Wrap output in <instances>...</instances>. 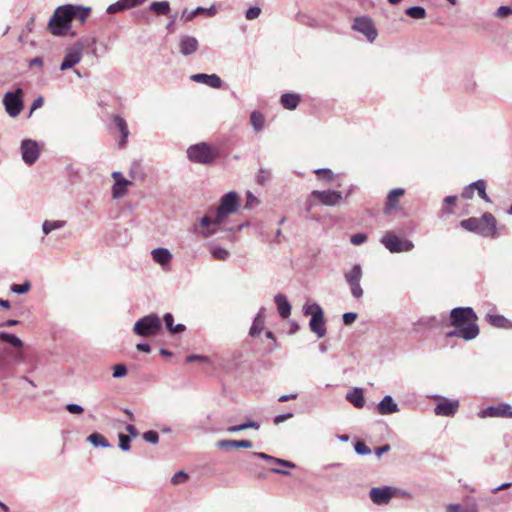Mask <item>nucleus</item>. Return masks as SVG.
Listing matches in <instances>:
<instances>
[{
    "label": "nucleus",
    "mask_w": 512,
    "mask_h": 512,
    "mask_svg": "<svg viewBox=\"0 0 512 512\" xmlns=\"http://www.w3.org/2000/svg\"><path fill=\"white\" fill-rule=\"evenodd\" d=\"M90 13V8L79 5L66 4L56 8L48 23V28L53 35H66L71 27V20L78 19L84 23Z\"/></svg>",
    "instance_id": "nucleus-1"
},
{
    "label": "nucleus",
    "mask_w": 512,
    "mask_h": 512,
    "mask_svg": "<svg viewBox=\"0 0 512 512\" xmlns=\"http://www.w3.org/2000/svg\"><path fill=\"white\" fill-rule=\"evenodd\" d=\"M460 226L467 231L476 233L485 238H497V220L489 212H485L481 217H470L460 222Z\"/></svg>",
    "instance_id": "nucleus-2"
},
{
    "label": "nucleus",
    "mask_w": 512,
    "mask_h": 512,
    "mask_svg": "<svg viewBox=\"0 0 512 512\" xmlns=\"http://www.w3.org/2000/svg\"><path fill=\"white\" fill-rule=\"evenodd\" d=\"M187 157L193 163L210 165L219 157V150L206 142H200L188 147Z\"/></svg>",
    "instance_id": "nucleus-3"
},
{
    "label": "nucleus",
    "mask_w": 512,
    "mask_h": 512,
    "mask_svg": "<svg viewBox=\"0 0 512 512\" xmlns=\"http://www.w3.org/2000/svg\"><path fill=\"white\" fill-rule=\"evenodd\" d=\"M162 329V322L156 313H150L138 319L133 327V332L142 337L157 335Z\"/></svg>",
    "instance_id": "nucleus-4"
},
{
    "label": "nucleus",
    "mask_w": 512,
    "mask_h": 512,
    "mask_svg": "<svg viewBox=\"0 0 512 512\" xmlns=\"http://www.w3.org/2000/svg\"><path fill=\"white\" fill-rule=\"evenodd\" d=\"M239 206V196L235 191H230L223 195L220 199L218 208L216 209V223H224L228 215L237 211Z\"/></svg>",
    "instance_id": "nucleus-5"
},
{
    "label": "nucleus",
    "mask_w": 512,
    "mask_h": 512,
    "mask_svg": "<svg viewBox=\"0 0 512 512\" xmlns=\"http://www.w3.org/2000/svg\"><path fill=\"white\" fill-rule=\"evenodd\" d=\"M380 243L391 253L409 252L414 248L411 240L402 239L393 231H387L380 239Z\"/></svg>",
    "instance_id": "nucleus-6"
},
{
    "label": "nucleus",
    "mask_w": 512,
    "mask_h": 512,
    "mask_svg": "<svg viewBox=\"0 0 512 512\" xmlns=\"http://www.w3.org/2000/svg\"><path fill=\"white\" fill-rule=\"evenodd\" d=\"M89 45L88 39H81L69 47L60 65V70L65 71L78 64L82 59L84 47Z\"/></svg>",
    "instance_id": "nucleus-7"
},
{
    "label": "nucleus",
    "mask_w": 512,
    "mask_h": 512,
    "mask_svg": "<svg viewBox=\"0 0 512 512\" xmlns=\"http://www.w3.org/2000/svg\"><path fill=\"white\" fill-rule=\"evenodd\" d=\"M478 317L471 307H456L450 311L449 325L465 327L467 323H477Z\"/></svg>",
    "instance_id": "nucleus-8"
},
{
    "label": "nucleus",
    "mask_w": 512,
    "mask_h": 512,
    "mask_svg": "<svg viewBox=\"0 0 512 512\" xmlns=\"http://www.w3.org/2000/svg\"><path fill=\"white\" fill-rule=\"evenodd\" d=\"M22 96V88H16L14 91H8L4 94L3 105L10 117H17L21 113L24 106Z\"/></svg>",
    "instance_id": "nucleus-9"
},
{
    "label": "nucleus",
    "mask_w": 512,
    "mask_h": 512,
    "mask_svg": "<svg viewBox=\"0 0 512 512\" xmlns=\"http://www.w3.org/2000/svg\"><path fill=\"white\" fill-rule=\"evenodd\" d=\"M352 29L363 34L371 43L374 42L378 36V31L372 19L368 16L356 17L352 24Z\"/></svg>",
    "instance_id": "nucleus-10"
},
{
    "label": "nucleus",
    "mask_w": 512,
    "mask_h": 512,
    "mask_svg": "<svg viewBox=\"0 0 512 512\" xmlns=\"http://www.w3.org/2000/svg\"><path fill=\"white\" fill-rule=\"evenodd\" d=\"M22 160L25 164L33 165L40 156V148L37 141L32 139H24L20 146Z\"/></svg>",
    "instance_id": "nucleus-11"
},
{
    "label": "nucleus",
    "mask_w": 512,
    "mask_h": 512,
    "mask_svg": "<svg viewBox=\"0 0 512 512\" xmlns=\"http://www.w3.org/2000/svg\"><path fill=\"white\" fill-rule=\"evenodd\" d=\"M432 398L438 399L439 403L434 407V413L437 416L452 417L456 414L459 407L458 400H451L441 395H433Z\"/></svg>",
    "instance_id": "nucleus-12"
},
{
    "label": "nucleus",
    "mask_w": 512,
    "mask_h": 512,
    "mask_svg": "<svg viewBox=\"0 0 512 512\" xmlns=\"http://www.w3.org/2000/svg\"><path fill=\"white\" fill-rule=\"evenodd\" d=\"M312 196H316L318 203L325 206H336L343 200L342 192L337 190H313Z\"/></svg>",
    "instance_id": "nucleus-13"
},
{
    "label": "nucleus",
    "mask_w": 512,
    "mask_h": 512,
    "mask_svg": "<svg viewBox=\"0 0 512 512\" xmlns=\"http://www.w3.org/2000/svg\"><path fill=\"white\" fill-rule=\"evenodd\" d=\"M480 333L479 326L477 323H467L465 327H455L446 333L447 338L459 337L465 341H471L475 339Z\"/></svg>",
    "instance_id": "nucleus-14"
},
{
    "label": "nucleus",
    "mask_w": 512,
    "mask_h": 512,
    "mask_svg": "<svg viewBox=\"0 0 512 512\" xmlns=\"http://www.w3.org/2000/svg\"><path fill=\"white\" fill-rule=\"evenodd\" d=\"M394 495V490L390 486L374 487L370 490L369 496L376 505L388 504Z\"/></svg>",
    "instance_id": "nucleus-15"
},
{
    "label": "nucleus",
    "mask_w": 512,
    "mask_h": 512,
    "mask_svg": "<svg viewBox=\"0 0 512 512\" xmlns=\"http://www.w3.org/2000/svg\"><path fill=\"white\" fill-rule=\"evenodd\" d=\"M479 417H507L512 418V407L508 403H501L497 406H489L479 412Z\"/></svg>",
    "instance_id": "nucleus-16"
},
{
    "label": "nucleus",
    "mask_w": 512,
    "mask_h": 512,
    "mask_svg": "<svg viewBox=\"0 0 512 512\" xmlns=\"http://www.w3.org/2000/svg\"><path fill=\"white\" fill-rule=\"evenodd\" d=\"M112 178L114 180L112 196L114 199H119L127 193V187L131 185V182L127 180L119 171L113 172Z\"/></svg>",
    "instance_id": "nucleus-17"
},
{
    "label": "nucleus",
    "mask_w": 512,
    "mask_h": 512,
    "mask_svg": "<svg viewBox=\"0 0 512 512\" xmlns=\"http://www.w3.org/2000/svg\"><path fill=\"white\" fill-rule=\"evenodd\" d=\"M405 190L403 188L392 189L388 195L384 207V214L387 216L393 215L399 209V197L403 196Z\"/></svg>",
    "instance_id": "nucleus-18"
},
{
    "label": "nucleus",
    "mask_w": 512,
    "mask_h": 512,
    "mask_svg": "<svg viewBox=\"0 0 512 512\" xmlns=\"http://www.w3.org/2000/svg\"><path fill=\"white\" fill-rule=\"evenodd\" d=\"M199 48V42L194 36L182 35L179 39V52L183 56L194 54Z\"/></svg>",
    "instance_id": "nucleus-19"
},
{
    "label": "nucleus",
    "mask_w": 512,
    "mask_h": 512,
    "mask_svg": "<svg viewBox=\"0 0 512 512\" xmlns=\"http://www.w3.org/2000/svg\"><path fill=\"white\" fill-rule=\"evenodd\" d=\"M190 79L194 82L205 84L211 88H221L222 80L217 74H205V73H197L193 74Z\"/></svg>",
    "instance_id": "nucleus-20"
},
{
    "label": "nucleus",
    "mask_w": 512,
    "mask_h": 512,
    "mask_svg": "<svg viewBox=\"0 0 512 512\" xmlns=\"http://www.w3.org/2000/svg\"><path fill=\"white\" fill-rule=\"evenodd\" d=\"M217 14V8L215 5H211L208 8H204L198 6L196 9L189 11L188 9H184L181 15V18L185 21H191L198 15H204L206 17H213Z\"/></svg>",
    "instance_id": "nucleus-21"
},
{
    "label": "nucleus",
    "mask_w": 512,
    "mask_h": 512,
    "mask_svg": "<svg viewBox=\"0 0 512 512\" xmlns=\"http://www.w3.org/2000/svg\"><path fill=\"white\" fill-rule=\"evenodd\" d=\"M399 411L398 404L391 395H385L377 404V412L380 415H390Z\"/></svg>",
    "instance_id": "nucleus-22"
},
{
    "label": "nucleus",
    "mask_w": 512,
    "mask_h": 512,
    "mask_svg": "<svg viewBox=\"0 0 512 512\" xmlns=\"http://www.w3.org/2000/svg\"><path fill=\"white\" fill-rule=\"evenodd\" d=\"M146 0H118L117 2L109 5L106 12L108 14H114L120 11H124L133 7L142 5Z\"/></svg>",
    "instance_id": "nucleus-23"
},
{
    "label": "nucleus",
    "mask_w": 512,
    "mask_h": 512,
    "mask_svg": "<svg viewBox=\"0 0 512 512\" xmlns=\"http://www.w3.org/2000/svg\"><path fill=\"white\" fill-rule=\"evenodd\" d=\"M310 330L317 335L318 338H322L326 335V321L324 314L311 317L309 321Z\"/></svg>",
    "instance_id": "nucleus-24"
},
{
    "label": "nucleus",
    "mask_w": 512,
    "mask_h": 512,
    "mask_svg": "<svg viewBox=\"0 0 512 512\" xmlns=\"http://www.w3.org/2000/svg\"><path fill=\"white\" fill-rule=\"evenodd\" d=\"M221 225L222 224L215 225L213 223V225L209 226L207 229H200L197 225H195L194 233H196L198 236H200L204 239H207V238H210V237L218 234L219 232H233L234 231V227L223 229L221 227Z\"/></svg>",
    "instance_id": "nucleus-25"
},
{
    "label": "nucleus",
    "mask_w": 512,
    "mask_h": 512,
    "mask_svg": "<svg viewBox=\"0 0 512 512\" xmlns=\"http://www.w3.org/2000/svg\"><path fill=\"white\" fill-rule=\"evenodd\" d=\"M216 446L221 449H230V448H252L253 442L251 440H232V439H224L219 440L216 443Z\"/></svg>",
    "instance_id": "nucleus-26"
},
{
    "label": "nucleus",
    "mask_w": 512,
    "mask_h": 512,
    "mask_svg": "<svg viewBox=\"0 0 512 512\" xmlns=\"http://www.w3.org/2000/svg\"><path fill=\"white\" fill-rule=\"evenodd\" d=\"M113 124L114 126L119 130L121 134V139L118 142L119 147H124L127 143V139L129 136V129L127 126V123L124 118L121 116H114L113 117Z\"/></svg>",
    "instance_id": "nucleus-27"
},
{
    "label": "nucleus",
    "mask_w": 512,
    "mask_h": 512,
    "mask_svg": "<svg viewBox=\"0 0 512 512\" xmlns=\"http://www.w3.org/2000/svg\"><path fill=\"white\" fill-rule=\"evenodd\" d=\"M487 322L496 328L512 329V321L500 314H487Z\"/></svg>",
    "instance_id": "nucleus-28"
},
{
    "label": "nucleus",
    "mask_w": 512,
    "mask_h": 512,
    "mask_svg": "<svg viewBox=\"0 0 512 512\" xmlns=\"http://www.w3.org/2000/svg\"><path fill=\"white\" fill-rule=\"evenodd\" d=\"M279 315L281 318H287L291 314V305L284 294H277L274 297Z\"/></svg>",
    "instance_id": "nucleus-29"
},
{
    "label": "nucleus",
    "mask_w": 512,
    "mask_h": 512,
    "mask_svg": "<svg viewBox=\"0 0 512 512\" xmlns=\"http://www.w3.org/2000/svg\"><path fill=\"white\" fill-rule=\"evenodd\" d=\"M346 400L356 408H363L365 404L363 389L359 387L353 388L346 394Z\"/></svg>",
    "instance_id": "nucleus-30"
},
{
    "label": "nucleus",
    "mask_w": 512,
    "mask_h": 512,
    "mask_svg": "<svg viewBox=\"0 0 512 512\" xmlns=\"http://www.w3.org/2000/svg\"><path fill=\"white\" fill-rule=\"evenodd\" d=\"M153 260L160 264L165 265L172 259V254L167 248H156L151 252Z\"/></svg>",
    "instance_id": "nucleus-31"
},
{
    "label": "nucleus",
    "mask_w": 512,
    "mask_h": 512,
    "mask_svg": "<svg viewBox=\"0 0 512 512\" xmlns=\"http://www.w3.org/2000/svg\"><path fill=\"white\" fill-rule=\"evenodd\" d=\"M300 95L296 93H285L281 96V104L288 110H294L300 103Z\"/></svg>",
    "instance_id": "nucleus-32"
},
{
    "label": "nucleus",
    "mask_w": 512,
    "mask_h": 512,
    "mask_svg": "<svg viewBox=\"0 0 512 512\" xmlns=\"http://www.w3.org/2000/svg\"><path fill=\"white\" fill-rule=\"evenodd\" d=\"M149 9L157 15L171 16L170 3L164 1H154L149 5Z\"/></svg>",
    "instance_id": "nucleus-33"
},
{
    "label": "nucleus",
    "mask_w": 512,
    "mask_h": 512,
    "mask_svg": "<svg viewBox=\"0 0 512 512\" xmlns=\"http://www.w3.org/2000/svg\"><path fill=\"white\" fill-rule=\"evenodd\" d=\"M250 123L255 132H260L265 126V116L260 111L254 110L250 114Z\"/></svg>",
    "instance_id": "nucleus-34"
},
{
    "label": "nucleus",
    "mask_w": 512,
    "mask_h": 512,
    "mask_svg": "<svg viewBox=\"0 0 512 512\" xmlns=\"http://www.w3.org/2000/svg\"><path fill=\"white\" fill-rule=\"evenodd\" d=\"M363 272L359 264L353 265V267L344 273V278L348 284L357 283L361 281Z\"/></svg>",
    "instance_id": "nucleus-35"
},
{
    "label": "nucleus",
    "mask_w": 512,
    "mask_h": 512,
    "mask_svg": "<svg viewBox=\"0 0 512 512\" xmlns=\"http://www.w3.org/2000/svg\"><path fill=\"white\" fill-rule=\"evenodd\" d=\"M163 320L165 323L166 328L170 331L172 334H177L185 331L186 327L184 324H174V317L171 313H165L163 316Z\"/></svg>",
    "instance_id": "nucleus-36"
},
{
    "label": "nucleus",
    "mask_w": 512,
    "mask_h": 512,
    "mask_svg": "<svg viewBox=\"0 0 512 512\" xmlns=\"http://www.w3.org/2000/svg\"><path fill=\"white\" fill-rule=\"evenodd\" d=\"M207 247H208L212 257L216 260L226 261L230 256V253L226 249H224L216 244L209 243L207 245Z\"/></svg>",
    "instance_id": "nucleus-37"
},
{
    "label": "nucleus",
    "mask_w": 512,
    "mask_h": 512,
    "mask_svg": "<svg viewBox=\"0 0 512 512\" xmlns=\"http://www.w3.org/2000/svg\"><path fill=\"white\" fill-rule=\"evenodd\" d=\"M65 225L66 221L64 220H45L42 224V232L44 236H47L52 231L65 227Z\"/></svg>",
    "instance_id": "nucleus-38"
},
{
    "label": "nucleus",
    "mask_w": 512,
    "mask_h": 512,
    "mask_svg": "<svg viewBox=\"0 0 512 512\" xmlns=\"http://www.w3.org/2000/svg\"><path fill=\"white\" fill-rule=\"evenodd\" d=\"M87 441L94 445L95 447H103V448H109L110 443L107 441V439L100 433L94 432L90 434L87 438Z\"/></svg>",
    "instance_id": "nucleus-39"
},
{
    "label": "nucleus",
    "mask_w": 512,
    "mask_h": 512,
    "mask_svg": "<svg viewBox=\"0 0 512 512\" xmlns=\"http://www.w3.org/2000/svg\"><path fill=\"white\" fill-rule=\"evenodd\" d=\"M249 428L258 430L260 428V423L257 421L248 420L242 424L228 427L227 432L236 433Z\"/></svg>",
    "instance_id": "nucleus-40"
},
{
    "label": "nucleus",
    "mask_w": 512,
    "mask_h": 512,
    "mask_svg": "<svg viewBox=\"0 0 512 512\" xmlns=\"http://www.w3.org/2000/svg\"><path fill=\"white\" fill-rule=\"evenodd\" d=\"M405 14L412 19L421 20L427 15L426 10L422 6H412L405 10Z\"/></svg>",
    "instance_id": "nucleus-41"
},
{
    "label": "nucleus",
    "mask_w": 512,
    "mask_h": 512,
    "mask_svg": "<svg viewBox=\"0 0 512 512\" xmlns=\"http://www.w3.org/2000/svg\"><path fill=\"white\" fill-rule=\"evenodd\" d=\"M0 340L5 341L16 348H21L23 346V342L18 336L7 332H0Z\"/></svg>",
    "instance_id": "nucleus-42"
},
{
    "label": "nucleus",
    "mask_w": 512,
    "mask_h": 512,
    "mask_svg": "<svg viewBox=\"0 0 512 512\" xmlns=\"http://www.w3.org/2000/svg\"><path fill=\"white\" fill-rule=\"evenodd\" d=\"M473 186H475V189L477 190V193L479 197L484 200L487 203H491V199L486 193V182L483 179H479L475 182H473Z\"/></svg>",
    "instance_id": "nucleus-43"
},
{
    "label": "nucleus",
    "mask_w": 512,
    "mask_h": 512,
    "mask_svg": "<svg viewBox=\"0 0 512 512\" xmlns=\"http://www.w3.org/2000/svg\"><path fill=\"white\" fill-rule=\"evenodd\" d=\"M303 313L305 315H311V317L317 316L319 314H324L322 307L318 303H315V302L311 303V304L304 305Z\"/></svg>",
    "instance_id": "nucleus-44"
},
{
    "label": "nucleus",
    "mask_w": 512,
    "mask_h": 512,
    "mask_svg": "<svg viewBox=\"0 0 512 512\" xmlns=\"http://www.w3.org/2000/svg\"><path fill=\"white\" fill-rule=\"evenodd\" d=\"M257 183L260 185H265L270 182L272 178V172L267 168H260L257 174Z\"/></svg>",
    "instance_id": "nucleus-45"
},
{
    "label": "nucleus",
    "mask_w": 512,
    "mask_h": 512,
    "mask_svg": "<svg viewBox=\"0 0 512 512\" xmlns=\"http://www.w3.org/2000/svg\"><path fill=\"white\" fill-rule=\"evenodd\" d=\"M314 173L319 179L330 182L334 179V173L328 168H318L314 170Z\"/></svg>",
    "instance_id": "nucleus-46"
},
{
    "label": "nucleus",
    "mask_w": 512,
    "mask_h": 512,
    "mask_svg": "<svg viewBox=\"0 0 512 512\" xmlns=\"http://www.w3.org/2000/svg\"><path fill=\"white\" fill-rule=\"evenodd\" d=\"M31 289V283L29 281H25L22 284H12L10 286L11 292L15 294H25Z\"/></svg>",
    "instance_id": "nucleus-47"
},
{
    "label": "nucleus",
    "mask_w": 512,
    "mask_h": 512,
    "mask_svg": "<svg viewBox=\"0 0 512 512\" xmlns=\"http://www.w3.org/2000/svg\"><path fill=\"white\" fill-rule=\"evenodd\" d=\"M118 439H119V448L122 451H129L130 450V443H131L130 437L125 435V434H123V433H119Z\"/></svg>",
    "instance_id": "nucleus-48"
},
{
    "label": "nucleus",
    "mask_w": 512,
    "mask_h": 512,
    "mask_svg": "<svg viewBox=\"0 0 512 512\" xmlns=\"http://www.w3.org/2000/svg\"><path fill=\"white\" fill-rule=\"evenodd\" d=\"M354 449L358 455L364 456L371 454V449L362 441L356 442L354 445Z\"/></svg>",
    "instance_id": "nucleus-49"
},
{
    "label": "nucleus",
    "mask_w": 512,
    "mask_h": 512,
    "mask_svg": "<svg viewBox=\"0 0 512 512\" xmlns=\"http://www.w3.org/2000/svg\"><path fill=\"white\" fill-rule=\"evenodd\" d=\"M263 324V320L254 319L249 331L250 336L255 337L258 335L263 330Z\"/></svg>",
    "instance_id": "nucleus-50"
},
{
    "label": "nucleus",
    "mask_w": 512,
    "mask_h": 512,
    "mask_svg": "<svg viewBox=\"0 0 512 512\" xmlns=\"http://www.w3.org/2000/svg\"><path fill=\"white\" fill-rule=\"evenodd\" d=\"M128 369L124 364H116L113 366V377L121 378L127 375Z\"/></svg>",
    "instance_id": "nucleus-51"
},
{
    "label": "nucleus",
    "mask_w": 512,
    "mask_h": 512,
    "mask_svg": "<svg viewBox=\"0 0 512 512\" xmlns=\"http://www.w3.org/2000/svg\"><path fill=\"white\" fill-rule=\"evenodd\" d=\"M143 439L151 444H157L159 442V435L154 430H149L143 434Z\"/></svg>",
    "instance_id": "nucleus-52"
},
{
    "label": "nucleus",
    "mask_w": 512,
    "mask_h": 512,
    "mask_svg": "<svg viewBox=\"0 0 512 512\" xmlns=\"http://www.w3.org/2000/svg\"><path fill=\"white\" fill-rule=\"evenodd\" d=\"M213 223L215 225H218L219 223H216L215 221V217L214 218H211L207 215L203 216L200 220H199V225H197L200 229H207L209 226H212Z\"/></svg>",
    "instance_id": "nucleus-53"
},
{
    "label": "nucleus",
    "mask_w": 512,
    "mask_h": 512,
    "mask_svg": "<svg viewBox=\"0 0 512 512\" xmlns=\"http://www.w3.org/2000/svg\"><path fill=\"white\" fill-rule=\"evenodd\" d=\"M260 14H261V8L258 6H253L246 10L245 17L248 20H254V19L258 18Z\"/></svg>",
    "instance_id": "nucleus-54"
},
{
    "label": "nucleus",
    "mask_w": 512,
    "mask_h": 512,
    "mask_svg": "<svg viewBox=\"0 0 512 512\" xmlns=\"http://www.w3.org/2000/svg\"><path fill=\"white\" fill-rule=\"evenodd\" d=\"M350 286L351 294L354 298L360 299L363 296V289L360 282L348 284Z\"/></svg>",
    "instance_id": "nucleus-55"
},
{
    "label": "nucleus",
    "mask_w": 512,
    "mask_h": 512,
    "mask_svg": "<svg viewBox=\"0 0 512 512\" xmlns=\"http://www.w3.org/2000/svg\"><path fill=\"white\" fill-rule=\"evenodd\" d=\"M187 479H188L187 473H185L184 471H178L177 473H175L172 476L171 483L174 485H177V484L185 482Z\"/></svg>",
    "instance_id": "nucleus-56"
},
{
    "label": "nucleus",
    "mask_w": 512,
    "mask_h": 512,
    "mask_svg": "<svg viewBox=\"0 0 512 512\" xmlns=\"http://www.w3.org/2000/svg\"><path fill=\"white\" fill-rule=\"evenodd\" d=\"M367 240V235L365 233H356L353 234L350 238V242L353 245H361Z\"/></svg>",
    "instance_id": "nucleus-57"
},
{
    "label": "nucleus",
    "mask_w": 512,
    "mask_h": 512,
    "mask_svg": "<svg viewBox=\"0 0 512 512\" xmlns=\"http://www.w3.org/2000/svg\"><path fill=\"white\" fill-rule=\"evenodd\" d=\"M512 14V7L511 6H500L496 12L495 15L499 18H505Z\"/></svg>",
    "instance_id": "nucleus-58"
},
{
    "label": "nucleus",
    "mask_w": 512,
    "mask_h": 512,
    "mask_svg": "<svg viewBox=\"0 0 512 512\" xmlns=\"http://www.w3.org/2000/svg\"><path fill=\"white\" fill-rule=\"evenodd\" d=\"M65 409L69 413L75 414V415L81 414L84 411V409H83V407L81 405L75 404V403H68V404H66Z\"/></svg>",
    "instance_id": "nucleus-59"
},
{
    "label": "nucleus",
    "mask_w": 512,
    "mask_h": 512,
    "mask_svg": "<svg viewBox=\"0 0 512 512\" xmlns=\"http://www.w3.org/2000/svg\"><path fill=\"white\" fill-rule=\"evenodd\" d=\"M318 203L316 196H312V192L308 195L305 201V211L310 213L313 207Z\"/></svg>",
    "instance_id": "nucleus-60"
},
{
    "label": "nucleus",
    "mask_w": 512,
    "mask_h": 512,
    "mask_svg": "<svg viewBox=\"0 0 512 512\" xmlns=\"http://www.w3.org/2000/svg\"><path fill=\"white\" fill-rule=\"evenodd\" d=\"M252 456L256 457V458H259V459H262V460H265V461H267L269 463H275L276 464V461H277L276 457L271 456V455L266 454V453H263V452H253Z\"/></svg>",
    "instance_id": "nucleus-61"
},
{
    "label": "nucleus",
    "mask_w": 512,
    "mask_h": 512,
    "mask_svg": "<svg viewBox=\"0 0 512 512\" xmlns=\"http://www.w3.org/2000/svg\"><path fill=\"white\" fill-rule=\"evenodd\" d=\"M357 313L355 312H346L342 316V320L345 325L352 324L357 319Z\"/></svg>",
    "instance_id": "nucleus-62"
},
{
    "label": "nucleus",
    "mask_w": 512,
    "mask_h": 512,
    "mask_svg": "<svg viewBox=\"0 0 512 512\" xmlns=\"http://www.w3.org/2000/svg\"><path fill=\"white\" fill-rule=\"evenodd\" d=\"M43 104H44V98H43L42 96L37 97V98L33 101L32 105H31V107H30L29 117L33 114V112H34L35 110H37V109L41 108V107L43 106Z\"/></svg>",
    "instance_id": "nucleus-63"
},
{
    "label": "nucleus",
    "mask_w": 512,
    "mask_h": 512,
    "mask_svg": "<svg viewBox=\"0 0 512 512\" xmlns=\"http://www.w3.org/2000/svg\"><path fill=\"white\" fill-rule=\"evenodd\" d=\"M474 190L475 189V186H473V182L471 184H469L468 186H466L463 191H462V197L464 199H471L473 197V194H474Z\"/></svg>",
    "instance_id": "nucleus-64"
}]
</instances>
